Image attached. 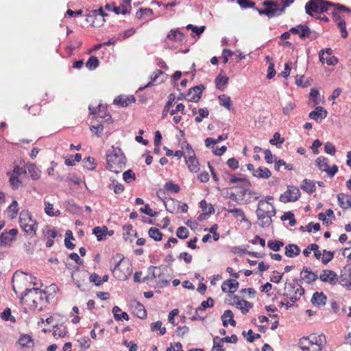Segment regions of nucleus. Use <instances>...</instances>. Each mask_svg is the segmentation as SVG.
<instances>
[{
	"instance_id": "nucleus-26",
	"label": "nucleus",
	"mask_w": 351,
	"mask_h": 351,
	"mask_svg": "<svg viewBox=\"0 0 351 351\" xmlns=\"http://www.w3.org/2000/svg\"><path fill=\"white\" fill-rule=\"evenodd\" d=\"M221 320L223 325L227 327L228 324L232 326H236V322L234 319V314L231 310H226L223 314L221 315Z\"/></svg>"
},
{
	"instance_id": "nucleus-35",
	"label": "nucleus",
	"mask_w": 351,
	"mask_h": 351,
	"mask_svg": "<svg viewBox=\"0 0 351 351\" xmlns=\"http://www.w3.org/2000/svg\"><path fill=\"white\" fill-rule=\"evenodd\" d=\"M271 176V173L267 167H261L256 169L254 176L258 178L267 179Z\"/></svg>"
},
{
	"instance_id": "nucleus-43",
	"label": "nucleus",
	"mask_w": 351,
	"mask_h": 351,
	"mask_svg": "<svg viewBox=\"0 0 351 351\" xmlns=\"http://www.w3.org/2000/svg\"><path fill=\"white\" fill-rule=\"evenodd\" d=\"M164 75V72L160 71V70H156V71H154L153 73V74L151 75V81L149 82H148L145 86H144L143 87H141L139 88L140 90H144L145 88H147V87H149L153 85L154 82H157V80L158 78L159 77L160 75Z\"/></svg>"
},
{
	"instance_id": "nucleus-48",
	"label": "nucleus",
	"mask_w": 351,
	"mask_h": 351,
	"mask_svg": "<svg viewBox=\"0 0 351 351\" xmlns=\"http://www.w3.org/2000/svg\"><path fill=\"white\" fill-rule=\"evenodd\" d=\"M184 34L178 30L171 29L167 35V38L172 40H182Z\"/></svg>"
},
{
	"instance_id": "nucleus-7",
	"label": "nucleus",
	"mask_w": 351,
	"mask_h": 351,
	"mask_svg": "<svg viewBox=\"0 0 351 351\" xmlns=\"http://www.w3.org/2000/svg\"><path fill=\"white\" fill-rule=\"evenodd\" d=\"M124 256L121 254H117L113 256L111 260V264L114 266L113 268L111 267V270L113 272L114 276L121 280H124L128 278V276L130 275V271L129 267H127L126 271L121 273L119 270L120 266H124L125 262H123Z\"/></svg>"
},
{
	"instance_id": "nucleus-38",
	"label": "nucleus",
	"mask_w": 351,
	"mask_h": 351,
	"mask_svg": "<svg viewBox=\"0 0 351 351\" xmlns=\"http://www.w3.org/2000/svg\"><path fill=\"white\" fill-rule=\"evenodd\" d=\"M108 228L106 226L95 227L93 229V234H94L98 241H102L106 239Z\"/></svg>"
},
{
	"instance_id": "nucleus-2",
	"label": "nucleus",
	"mask_w": 351,
	"mask_h": 351,
	"mask_svg": "<svg viewBox=\"0 0 351 351\" xmlns=\"http://www.w3.org/2000/svg\"><path fill=\"white\" fill-rule=\"evenodd\" d=\"M107 169L115 173H120L125 166V157L119 147H112L106 154Z\"/></svg>"
},
{
	"instance_id": "nucleus-52",
	"label": "nucleus",
	"mask_w": 351,
	"mask_h": 351,
	"mask_svg": "<svg viewBox=\"0 0 351 351\" xmlns=\"http://www.w3.org/2000/svg\"><path fill=\"white\" fill-rule=\"evenodd\" d=\"M89 110H90L91 114H97V117L101 119H106V121H109L111 119V116L109 114H107L105 111L99 109L97 112L95 110H93L92 108L89 106Z\"/></svg>"
},
{
	"instance_id": "nucleus-15",
	"label": "nucleus",
	"mask_w": 351,
	"mask_h": 351,
	"mask_svg": "<svg viewBox=\"0 0 351 351\" xmlns=\"http://www.w3.org/2000/svg\"><path fill=\"white\" fill-rule=\"evenodd\" d=\"M318 276L317 274L312 271L311 268L304 267L300 272V279L295 280L297 283L302 280L304 281L307 284H311L317 280Z\"/></svg>"
},
{
	"instance_id": "nucleus-60",
	"label": "nucleus",
	"mask_w": 351,
	"mask_h": 351,
	"mask_svg": "<svg viewBox=\"0 0 351 351\" xmlns=\"http://www.w3.org/2000/svg\"><path fill=\"white\" fill-rule=\"evenodd\" d=\"M152 14H153V10L152 9L141 8L136 12V17L138 19H141V18H143V15L149 16V15H152Z\"/></svg>"
},
{
	"instance_id": "nucleus-11",
	"label": "nucleus",
	"mask_w": 351,
	"mask_h": 351,
	"mask_svg": "<svg viewBox=\"0 0 351 351\" xmlns=\"http://www.w3.org/2000/svg\"><path fill=\"white\" fill-rule=\"evenodd\" d=\"M26 174V169L22 167L16 166L10 174L9 182L13 190L19 189L21 184V181L19 177L21 175Z\"/></svg>"
},
{
	"instance_id": "nucleus-36",
	"label": "nucleus",
	"mask_w": 351,
	"mask_h": 351,
	"mask_svg": "<svg viewBox=\"0 0 351 351\" xmlns=\"http://www.w3.org/2000/svg\"><path fill=\"white\" fill-rule=\"evenodd\" d=\"M112 311L114 317L117 321H120L122 319H125L127 321L129 320V315H128V313L125 312H121V310L119 306H114L112 308Z\"/></svg>"
},
{
	"instance_id": "nucleus-44",
	"label": "nucleus",
	"mask_w": 351,
	"mask_h": 351,
	"mask_svg": "<svg viewBox=\"0 0 351 351\" xmlns=\"http://www.w3.org/2000/svg\"><path fill=\"white\" fill-rule=\"evenodd\" d=\"M99 16L102 18L101 22L103 23L105 21L104 17L107 16L108 14L104 11L102 8H100L98 10H93L92 13L88 14V18L97 19Z\"/></svg>"
},
{
	"instance_id": "nucleus-37",
	"label": "nucleus",
	"mask_w": 351,
	"mask_h": 351,
	"mask_svg": "<svg viewBox=\"0 0 351 351\" xmlns=\"http://www.w3.org/2000/svg\"><path fill=\"white\" fill-rule=\"evenodd\" d=\"M228 204L230 207L232 206V204L230 202H228ZM227 211L229 213H232L234 217H240L242 219V221H248L247 219L245 217V215L243 212V210L241 208H229L227 209Z\"/></svg>"
},
{
	"instance_id": "nucleus-18",
	"label": "nucleus",
	"mask_w": 351,
	"mask_h": 351,
	"mask_svg": "<svg viewBox=\"0 0 351 351\" xmlns=\"http://www.w3.org/2000/svg\"><path fill=\"white\" fill-rule=\"evenodd\" d=\"M234 302L231 303L232 305H235L236 307L241 310V313L245 315L246 314L250 308L252 307L253 304L246 300H240L237 295H234Z\"/></svg>"
},
{
	"instance_id": "nucleus-58",
	"label": "nucleus",
	"mask_w": 351,
	"mask_h": 351,
	"mask_svg": "<svg viewBox=\"0 0 351 351\" xmlns=\"http://www.w3.org/2000/svg\"><path fill=\"white\" fill-rule=\"evenodd\" d=\"M284 138H281L280 134L278 132H276L274 134L273 138L269 140V143L271 145H275L277 147H279L278 145H281L284 142Z\"/></svg>"
},
{
	"instance_id": "nucleus-21",
	"label": "nucleus",
	"mask_w": 351,
	"mask_h": 351,
	"mask_svg": "<svg viewBox=\"0 0 351 351\" xmlns=\"http://www.w3.org/2000/svg\"><path fill=\"white\" fill-rule=\"evenodd\" d=\"M327 111L322 106H317L313 111H311L308 117L310 119L319 122L327 117Z\"/></svg>"
},
{
	"instance_id": "nucleus-40",
	"label": "nucleus",
	"mask_w": 351,
	"mask_h": 351,
	"mask_svg": "<svg viewBox=\"0 0 351 351\" xmlns=\"http://www.w3.org/2000/svg\"><path fill=\"white\" fill-rule=\"evenodd\" d=\"M149 237L156 241H161L162 239V234L159 229L152 227L148 231Z\"/></svg>"
},
{
	"instance_id": "nucleus-5",
	"label": "nucleus",
	"mask_w": 351,
	"mask_h": 351,
	"mask_svg": "<svg viewBox=\"0 0 351 351\" xmlns=\"http://www.w3.org/2000/svg\"><path fill=\"white\" fill-rule=\"evenodd\" d=\"M332 5V3L322 0H310L305 5V11L307 14L315 17V14L327 12Z\"/></svg>"
},
{
	"instance_id": "nucleus-10",
	"label": "nucleus",
	"mask_w": 351,
	"mask_h": 351,
	"mask_svg": "<svg viewBox=\"0 0 351 351\" xmlns=\"http://www.w3.org/2000/svg\"><path fill=\"white\" fill-rule=\"evenodd\" d=\"M230 182L232 184H237L235 188H239L241 189L239 192L241 197L243 198L245 195H254V191L249 189L251 184L245 178H238L234 176H232Z\"/></svg>"
},
{
	"instance_id": "nucleus-27",
	"label": "nucleus",
	"mask_w": 351,
	"mask_h": 351,
	"mask_svg": "<svg viewBox=\"0 0 351 351\" xmlns=\"http://www.w3.org/2000/svg\"><path fill=\"white\" fill-rule=\"evenodd\" d=\"M132 312L134 315L140 319H144L147 316V312L144 306L139 302H135L132 305Z\"/></svg>"
},
{
	"instance_id": "nucleus-41",
	"label": "nucleus",
	"mask_w": 351,
	"mask_h": 351,
	"mask_svg": "<svg viewBox=\"0 0 351 351\" xmlns=\"http://www.w3.org/2000/svg\"><path fill=\"white\" fill-rule=\"evenodd\" d=\"M219 104L226 108L230 110L232 106V100L230 97L226 95H221L218 97Z\"/></svg>"
},
{
	"instance_id": "nucleus-3",
	"label": "nucleus",
	"mask_w": 351,
	"mask_h": 351,
	"mask_svg": "<svg viewBox=\"0 0 351 351\" xmlns=\"http://www.w3.org/2000/svg\"><path fill=\"white\" fill-rule=\"evenodd\" d=\"M326 337L324 335L311 334L300 339L299 345L302 351H321L326 344Z\"/></svg>"
},
{
	"instance_id": "nucleus-9",
	"label": "nucleus",
	"mask_w": 351,
	"mask_h": 351,
	"mask_svg": "<svg viewBox=\"0 0 351 351\" xmlns=\"http://www.w3.org/2000/svg\"><path fill=\"white\" fill-rule=\"evenodd\" d=\"M284 295L289 298L291 302H295L304 293V289L299 285V287L295 289L293 283L286 282L284 287Z\"/></svg>"
},
{
	"instance_id": "nucleus-63",
	"label": "nucleus",
	"mask_w": 351,
	"mask_h": 351,
	"mask_svg": "<svg viewBox=\"0 0 351 351\" xmlns=\"http://www.w3.org/2000/svg\"><path fill=\"white\" fill-rule=\"evenodd\" d=\"M95 159L92 157H88L84 159V167L89 170H93L95 169Z\"/></svg>"
},
{
	"instance_id": "nucleus-39",
	"label": "nucleus",
	"mask_w": 351,
	"mask_h": 351,
	"mask_svg": "<svg viewBox=\"0 0 351 351\" xmlns=\"http://www.w3.org/2000/svg\"><path fill=\"white\" fill-rule=\"evenodd\" d=\"M18 343L22 347L30 348L34 345L33 340L32 337L28 335H23L20 337L19 339Z\"/></svg>"
},
{
	"instance_id": "nucleus-6",
	"label": "nucleus",
	"mask_w": 351,
	"mask_h": 351,
	"mask_svg": "<svg viewBox=\"0 0 351 351\" xmlns=\"http://www.w3.org/2000/svg\"><path fill=\"white\" fill-rule=\"evenodd\" d=\"M19 223L24 232L29 235H34L37 229L36 222L32 219L28 210H23L19 215Z\"/></svg>"
},
{
	"instance_id": "nucleus-42",
	"label": "nucleus",
	"mask_w": 351,
	"mask_h": 351,
	"mask_svg": "<svg viewBox=\"0 0 351 351\" xmlns=\"http://www.w3.org/2000/svg\"><path fill=\"white\" fill-rule=\"evenodd\" d=\"M315 163L318 168L319 169V170H321L322 171L326 172L329 167L328 164V159L324 156L318 157L315 160Z\"/></svg>"
},
{
	"instance_id": "nucleus-12",
	"label": "nucleus",
	"mask_w": 351,
	"mask_h": 351,
	"mask_svg": "<svg viewBox=\"0 0 351 351\" xmlns=\"http://www.w3.org/2000/svg\"><path fill=\"white\" fill-rule=\"evenodd\" d=\"M300 197V191L296 186H290L287 187V190L284 194L280 197V201L284 203L290 202H295Z\"/></svg>"
},
{
	"instance_id": "nucleus-53",
	"label": "nucleus",
	"mask_w": 351,
	"mask_h": 351,
	"mask_svg": "<svg viewBox=\"0 0 351 351\" xmlns=\"http://www.w3.org/2000/svg\"><path fill=\"white\" fill-rule=\"evenodd\" d=\"M323 252L324 256L322 258V262L323 264L326 265L333 259L335 252L332 251H327L326 250H324Z\"/></svg>"
},
{
	"instance_id": "nucleus-57",
	"label": "nucleus",
	"mask_w": 351,
	"mask_h": 351,
	"mask_svg": "<svg viewBox=\"0 0 351 351\" xmlns=\"http://www.w3.org/2000/svg\"><path fill=\"white\" fill-rule=\"evenodd\" d=\"M140 211L143 213L146 214L149 217H156L158 215V213L154 211L149 206V204L145 205L144 207H141L140 208Z\"/></svg>"
},
{
	"instance_id": "nucleus-46",
	"label": "nucleus",
	"mask_w": 351,
	"mask_h": 351,
	"mask_svg": "<svg viewBox=\"0 0 351 351\" xmlns=\"http://www.w3.org/2000/svg\"><path fill=\"white\" fill-rule=\"evenodd\" d=\"M211 351H225L222 339H220L219 337L216 336L213 338V346Z\"/></svg>"
},
{
	"instance_id": "nucleus-32",
	"label": "nucleus",
	"mask_w": 351,
	"mask_h": 351,
	"mask_svg": "<svg viewBox=\"0 0 351 351\" xmlns=\"http://www.w3.org/2000/svg\"><path fill=\"white\" fill-rule=\"evenodd\" d=\"M300 188L308 193H312L315 191V183L313 180L304 179L300 185Z\"/></svg>"
},
{
	"instance_id": "nucleus-31",
	"label": "nucleus",
	"mask_w": 351,
	"mask_h": 351,
	"mask_svg": "<svg viewBox=\"0 0 351 351\" xmlns=\"http://www.w3.org/2000/svg\"><path fill=\"white\" fill-rule=\"evenodd\" d=\"M26 171H28L32 180H38L40 177V171L34 164H27Z\"/></svg>"
},
{
	"instance_id": "nucleus-25",
	"label": "nucleus",
	"mask_w": 351,
	"mask_h": 351,
	"mask_svg": "<svg viewBox=\"0 0 351 351\" xmlns=\"http://www.w3.org/2000/svg\"><path fill=\"white\" fill-rule=\"evenodd\" d=\"M131 9V0H123L119 6L113 7V12L116 14H125Z\"/></svg>"
},
{
	"instance_id": "nucleus-16",
	"label": "nucleus",
	"mask_w": 351,
	"mask_h": 351,
	"mask_svg": "<svg viewBox=\"0 0 351 351\" xmlns=\"http://www.w3.org/2000/svg\"><path fill=\"white\" fill-rule=\"evenodd\" d=\"M13 282H15L17 285L21 282L23 281L25 282H29V284L33 285L34 286L37 285V279L35 277L32 276H28L27 274L22 272V271H16L13 275L12 278Z\"/></svg>"
},
{
	"instance_id": "nucleus-45",
	"label": "nucleus",
	"mask_w": 351,
	"mask_h": 351,
	"mask_svg": "<svg viewBox=\"0 0 351 351\" xmlns=\"http://www.w3.org/2000/svg\"><path fill=\"white\" fill-rule=\"evenodd\" d=\"M45 213L50 217L58 216L60 215V211L58 210L56 212H53V206L52 204L49 203L47 201H45Z\"/></svg>"
},
{
	"instance_id": "nucleus-4",
	"label": "nucleus",
	"mask_w": 351,
	"mask_h": 351,
	"mask_svg": "<svg viewBox=\"0 0 351 351\" xmlns=\"http://www.w3.org/2000/svg\"><path fill=\"white\" fill-rule=\"evenodd\" d=\"M147 270L148 273L152 274V277L156 280L158 287H166L171 279L169 274V268L166 265L149 266Z\"/></svg>"
},
{
	"instance_id": "nucleus-30",
	"label": "nucleus",
	"mask_w": 351,
	"mask_h": 351,
	"mask_svg": "<svg viewBox=\"0 0 351 351\" xmlns=\"http://www.w3.org/2000/svg\"><path fill=\"white\" fill-rule=\"evenodd\" d=\"M136 99L134 96H131L130 97H123L119 96L114 100V104H117L121 107H126L129 106L132 103H134Z\"/></svg>"
},
{
	"instance_id": "nucleus-19",
	"label": "nucleus",
	"mask_w": 351,
	"mask_h": 351,
	"mask_svg": "<svg viewBox=\"0 0 351 351\" xmlns=\"http://www.w3.org/2000/svg\"><path fill=\"white\" fill-rule=\"evenodd\" d=\"M290 32L298 34L300 38L304 39L310 37L311 30L306 25H300L291 28Z\"/></svg>"
},
{
	"instance_id": "nucleus-1",
	"label": "nucleus",
	"mask_w": 351,
	"mask_h": 351,
	"mask_svg": "<svg viewBox=\"0 0 351 351\" xmlns=\"http://www.w3.org/2000/svg\"><path fill=\"white\" fill-rule=\"evenodd\" d=\"M256 214L258 226L261 228H267L272 223V217L276 215V208L271 202L260 200Z\"/></svg>"
},
{
	"instance_id": "nucleus-62",
	"label": "nucleus",
	"mask_w": 351,
	"mask_h": 351,
	"mask_svg": "<svg viewBox=\"0 0 351 351\" xmlns=\"http://www.w3.org/2000/svg\"><path fill=\"white\" fill-rule=\"evenodd\" d=\"M108 187L110 189H113L114 192L116 194H120L124 190L123 185L120 183L114 184V182H113L112 184H109Z\"/></svg>"
},
{
	"instance_id": "nucleus-59",
	"label": "nucleus",
	"mask_w": 351,
	"mask_h": 351,
	"mask_svg": "<svg viewBox=\"0 0 351 351\" xmlns=\"http://www.w3.org/2000/svg\"><path fill=\"white\" fill-rule=\"evenodd\" d=\"M189 231L184 226L179 227L176 231V235L181 239H184L188 237Z\"/></svg>"
},
{
	"instance_id": "nucleus-54",
	"label": "nucleus",
	"mask_w": 351,
	"mask_h": 351,
	"mask_svg": "<svg viewBox=\"0 0 351 351\" xmlns=\"http://www.w3.org/2000/svg\"><path fill=\"white\" fill-rule=\"evenodd\" d=\"M1 317L5 321H11L15 322L16 319L14 317L11 315V310L10 308H6L3 313L1 314Z\"/></svg>"
},
{
	"instance_id": "nucleus-28",
	"label": "nucleus",
	"mask_w": 351,
	"mask_h": 351,
	"mask_svg": "<svg viewBox=\"0 0 351 351\" xmlns=\"http://www.w3.org/2000/svg\"><path fill=\"white\" fill-rule=\"evenodd\" d=\"M337 199L339 206L342 208L346 209L351 207V195H349L344 193H339L337 195Z\"/></svg>"
},
{
	"instance_id": "nucleus-23",
	"label": "nucleus",
	"mask_w": 351,
	"mask_h": 351,
	"mask_svg": "<svg viewBox=\"0 0 351 351\" xmlns=\"http://www.w3.org/2000/svg\"><path fill=\"white\" fill-rule=\"evenodd\" d=\"M327 300L326 295L323 292H315L311 298L312 304L317 307H321L326 304Z\"/></svg>"
},
{
	"instance_id": "nucleus-51",
	"label": "nucleus",
	"mask_w": 351,
	"mask_h": 351,
	"mask_svg": "<svg viewBox=\"0 0 351 351\" xmlns=\"http://www.w3.org/2000/svg\"><path fill=\"white\" fill-rule=\"evenodd\" d=\"M86 67L90 70L96 69L99 66V60L95 56H91L86 62Z\"/></svg>"
},
{
	"instance_id": "nucleus-61",
	"label": "nucleus",
	"mask_w": 351,
	"mask_h": 351,
	"mask_svg": "<svg viewBox=\"0 0 351 351\" xmlns=\"http://www.w3.org/2000/svg\"><path fill=\"white\" fill-rule=\"evenodd\" d=\"M337 27L339 28L341 32V35L343 38H346L348 36V32L346 27V21L345 20H340L337 23Z\"/></svg>"
},
{
	"instance_id": "nucleus-34",
	"label": "nucleus",
	"mask_w": 351,
	"mask_h": 351,
	"mask_svg": "<svg viewBox=\"0 0 351 351\" xmlns=\"http://www.w3.org/2000/svg\"><path fill=\"white\" fill-rule=\"evenodd\" d=\"M229 78L226 76L218 75L215 80L216 88L221 90H224L228 83Z\"/></svg>"
},
{
	"instance_id": "nucleus-55",
	"label": "nucleus",
	"mask_w": 351,
	"mask_h": 351,
	"mask_svg": "<svg viewBox=\"0 0 351 351\" xmlns=\"http://www.w3.org/2000/svg\"><path fill=\"white\" fill-rule=\"evenodd\" d=\"M165 189L168 191L173 192L175 193H178L180 191V186L178 184H174L171 181L165 183Z\"/></svg>"
},
{
	"instance_id": "nucleus-14",
	"label": "nucleus",
	"mask_w": 351,
	"mask_h": 351,
	"mask_svg": "<svg viewBox=\"0 0 351 351\" xmlns=\"http://www.w3.org/2000/svg\"><path fill=\"white\" fill-rule=\"evenodd\" d=\"M18 230L15 228L11 229L9 232H3L0 235V247H6L11 245Z\"/></svg>"
},
{
	"instance_id": "nucleus-33",
	"label": "nucleus",
	"mask_w": 351,
	"mask_h": 351,
	"mask_svg": "<svg viewBox=\"0 0 351 351\" xmlns=\"http://www.w3.org/2000/svg\"><path fill=\"white\" fill-rule=\"evenodd\" d=\"M213 305H214V300L211 298H208L206 300L203 301L201 303L200 306L198 308L196 309V311H195V315H194L192 317V319L193 320L197 319V316L198 315V312L204 311L206 308L212 307V306H213Z\"/></svg>"
},
{
	"instance_id": "nucleus-47",
	"label": "nucleus",
	"mask_w": 351,
	"mask_h": 351,
	"mask_svg": "<svg viewBox=\"0 0 351 351\" xmlns=\"http://www.w3.org/2000/svg\"><path fill=\"white\" fill-rule=\"evenodd\" d=\"M64 245L66 248L73 250L75 247V245L71 242V239H74L73 233L71 230H66L65 234Z\"/></svg>"
},
{
	"instance_id": "nucleus-20",
	"label": "nucleus",
	"mask_w": 351,
	"mask_h": 351,
	"mask_svg": "<svg viewBox=\"0 0 351 351\" xmlns=\"http://www.w3.org/2000/svg\"><path fill=\"white\" fill-rule=\"evenodd\" d=\"M239 286V283L235 279H228L221 285V289L223 292H229L233 293L237 291Z\"/></svg>"
},
{
	"instance_id": "nucleus-56",
	"label": "nucleus",
	"mask_w": 351,
	"mask_h": 351,
	"mask_svg": "<svg viewBox=\"0 0 351 351\" xmlns=\"http://www.w3.org/2000/svg\"><path fill=\"white\" fill-rule=\"evenodd\" d=\"M282 221H289V224L291 226H293L296 223V221L294 217V215L291 212H287L285 213L282 217H281Z\"/></svg>"
},
{
	"instance_id": "nucleus-8",
	"label": "nucleus",
	"mask_w": 351,
	"mask_h": 351,
	"mask_svg": "<svg viewBox=\"0 0 351 351\" xmlns=\"http://www.w3.org/2000/svg\"><path fill=\"white\" fill-rule=\"evenodd\" d=\"M34 289H39V288L36 287H27L25 291L21 292L20 295H19V298L21 303H27L30 309H35L38 306V296L34 293H32V290Z\"/></svg>"
},
{
	"instance_id": "nucleus-50",
	"label": "nucleus",
	"mask_w": 351,
	"mask_h": 351,
	"mask_svg": "<svg viewBox=\"0 0 351 351\" xmlns=\"http://www.w3.org/2000/svg\"><path fill=\"white\" fill-rule=\"evenodd\" d=\"M123 179L127 183H131L136 179V176L134 171L131 169H128L125 171L123 174Z\"/></svg>"
},
{
	"instance_id": "nucleus-49",
	"label": "nucleus",
	"mask_w": 351,
	"mask_h": 351,
	"mask_svg": "<svg viewBox=\"0 0 351 351\" xmlns=\"http://www.w3.org/2000/svg\"><path fill=\"white\" fill-rule=\"evenodd\" d=\"M284 245V243L280 241H272L270 240L267 242V246L269 249L278 252Z\"/></svg>"
},
{
	"instance_id": "nucleus-24",
	"label": "nucleus",
	"mask_w": 351,
	"mask_h": 351,
	"mask_svg": "<svg viewBox=\"0 0 351 351\" xmlns=\"http://www.w3.org/2000/svg\"><path fill=\"white\" fill-rule=\"evenodd\" d=\"M185 162L191 172L196 173L199 170V162L195 157V154L185 156Z\"/></svg>"
},
{
	"instance_id": "nucleus-64",
	"label": "nucleus",
	"mask_w": 351,
	"mask_h": 351,
	"mask_svg": "<svg viewBox=\"0 0 351 351\" xmlns=\"http://www.w3.org/2000/svg\"><path fill=\"white\" fill-rule=\"evenodd\" d=\"M324 150L326 153L332 156H334L336 152V149L335 146L330 142H327L324 145Z\"/></svg>"
},
{
	"instance_id": "nucleus-22",
	"label": "nucleus",
	"mask_w": 351,
	"mask_h": 351,
	"mask_svg": "<svg viewBox=\"0 0 351 351\" xmlns=\"http://www.w3.org/2000/svg\"><path fill=\"white\" fill-rule=\"evenodd\" d=\"M319 279L324 282L335 285L337 282V274L332 270L325 269L320 274Z\"/></svg>"
},
{
	"instance_id": "nucleus-29",
	"label": "nucleus",
	"mask_w": 351,
	"mask_h": 351,
	"mask_svg": "<svg viewBox=\"0 0 351 351\" xmlns=\"http://www.w3.org/2000/svg\"><path fill=\"white\" fill-rule=\"evenodd\" d=\"M285 255L289 258L298 256L300 253V248L295 244H288L285 247Z\"/></svg>"
},
{
	"instance_id": "nucleus-17",
	"label": "nucleus",
	"mask_w": 351,
	"mask_h": 351,
	"mask_svg": "<svg viewBox=\"0 0 351 351\" xmlns=\"http://www.w3.org/2000/svg\"><path fill=\"white\" fill-rule=\"evenodd\" d=\"M204 88H205L202 84L195 86L190 88L186 94V100L193 102L198 101Z\"/></svg>"
},
{
	"instance_id": "nucleus-13",
	"label": "nucleus",
	"mask_w": 351,
	"mask_h": 351,
	"mask_svg": "<svg viewBox=\"0 0 351 351\" xmlns=\"http://www.w3.org/2000/svg\"><path fill=\"white\" fill-rule=\"evenodd\" d=\"M263 5L266 6L267 10V16L269 18L280 16L285 11L283 8L279 7L271 0H267L263 2Z\"/></svg>"
}]
</instances>
